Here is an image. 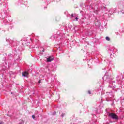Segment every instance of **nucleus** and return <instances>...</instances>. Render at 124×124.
Returning <instances> with one entry per match:
<instances>
[{
    "instance_id": "nucleus-1",
    "label": "nucleus",
    "mask_w": 124,
    "mask_h": 124,
    "mask_svg": "<svg viewBox=\"0 0 124 124\" xmlns=\"http://www.w3.org/2000/svg\"><path fill=\"white\" fill-rule=\"evenodd\" d=\"M109 117H110V118H112V119H113V120H118L119 118L116 115V114L114 113H109L108 114Z\"/></svg>"
},
{
    "instance_id": "nucleus-2",
    "label": "nucleus",
    "mask_w": 124,
    "mask_h": 124,
    "mask_svg": "<svg viewBox=\"0 0 124 124\" xmlns=\"http://www.w3.org/2000/svg\"><path fill=\"white\" fill-rule=\"evenodd\" d=\"M53 61H54V56H49L46 59V62H51Z\"/></svg>"
},
{
    "instance_id": "nucleus-3",
    "label": "nucleus",
    "mask_w": 124,
    "mask_h": 124,
    "mask_svg": "<svg viewBox=\"0 0 124 124\" xmlns=\"http://www.w3.org/2000/svg\"><path fill=\"white\" fill-rule=\"evenodd\" d=\"M22 76H23V77H28V76H29V73H28V72H23Z\"/></svg>"
},
{
    "instance_id": "nucleus-4",
    "label": "nucleus",
    "mask_w": 124,
    "mask_h": 124,
    "mask_svg": "<svg viewBox=\"0 0 124 124\" xmlns=\"http://www.w3.org/2000/svg\"><path fill=\"white\" fill-rule=\"evenodd\" d=\"M106 40H107V41H110V38H109V37H106Z\"/></svg>"
},
{
    "instance_id": "nucleus-5",
    "label": "nucleus",
    "mask_w": 124,
    "mask_h": 124,
    "mask_svg": "<svg viewBox=\"0 0 124 124\" xmlns=\"http://www.w3.org/2000/svg\"><path fill=\"white\" fill-rule=\"evenodd\" d=\"M62 117L63 118V117L64 116V114L62 113L61 115Z\"/></svg>"
},
{
    "instance_id": "nucleus-6",
    "label": "nucleus",
    "mask_w": 124,
    "mask_h": 124,
    "mask_svg": "<svg viewBox=\"0 0 124 124\" xmlns=\"http://www.w3.org/2000/svg\"><path fill=\"white\" fill-rule=\"evenodd\" d=\"M32 117L33 119H35V116L32 115Z\"/></svg>"
},
{
    "instance_id": "nucleus-7",
    "label": "nucleus",
    "mask_w": 124,
    "mask_h": 124,
    "mask_svg": "<svg viewBox=\"0 0 124 124\" xmlns=\"http://www.w3.org/2000/svg\"><path fill=\"white\" fill-rule=\"evenodd\" d=\"M75 20H76V21H78V17H76Z\"/></svg>"
},
{
    "instance_id": "nucleus-8",
    "label": "nucleus",
    "mask_w": 124,
    "mask_h": 124,
    "mask_svg": "<svg viewBox=\"0 0 124 124\" xmlns=\"http://www.w3.org/2000/svg\"><path fill=\"white\" fill-rule=\"evenodd\" d=\"M88 93L89 94H91V91H88Z\"/></svg>"
},
{
    "instance_id": "nucleus-9",
    "label": "nucleus",
    "mask_w": 124,
    "mask_h": 124,
    "mask_svg": "<svg viewBox=\"0 0 124 124\" xmlns=\"http://www.w3.org/2000/svg\"><path fill=\"white\" fill-rule=\"evenodd\" d=\"M0 124H3V122L0 121Z\"/></svg>"
},
{
    "instance_id": "nucleus-10",
    "label": "nucleus",
    "mask_w": 124,
    "mask_h": 124,
    "mask_svg": "<svg viewBox=\"0 0 124 124\" xmlns=\"http://www.w3.org/2000/svg\"><path fill=\"white\" fill-rule=\"evenodd\" d=\"M41 82V80H39L38 81L39 84H40Z\"/></svg>"
},
{
    "instance_id": "nucleus-11",
    "label": "nucleus",
    "mask_w": 124,
    "mask_h": 124,
    "mask_svg": "<svg viewBox=\"0 0 124 124\" xmlns=\"http://www.w3.org/2000/svg\"><path fill=\"white\" fill-rule=\"evenodd\" d=\"M56 112H54L53 115H56Z\"/></svg>"
},
{
    "instance_id": "nucleus-12",
    "label": "nucleus",
    "mask_w": 124,
    "mask_h": 124,
    "mask_svg": "<svg viewBox=\"0 0 124 124\" xmlns=\"http://www.w3.org/2000/svg\"><path fill=\"white\" fill-rule=\"evenodd\" d=\"M71 16H72V17H73V15H71Z\"/></svg>"
}]
</instances>
